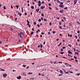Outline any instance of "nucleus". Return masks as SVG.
Returning a JSON list of instances; mask_svg holds the SVG:
<instances>
[{
  "instance_id": "de8ad7c7",
  "label": "nucleus",
  "mask_w": 80,
  "mask_h": 80,
  "mask_svg": "<svg viewBox=\"0 0 80 80\" xmlns=\"http://www.w3.org/2000/svg\"><path fill=\"white\" fill-rule=\"evenodd\" d=\"M73 49H74V52H75L76 49L75 48H73Z\"/></svg>"
},
{
  "instance_id": "4be33fe9",
  "label": "nucleus",
  "mask_w": 80,
  "mask_h": 80,
  "mask_svg": "<svg viewBox=\"0 0 80 80\" xmlns=\"http://www.w3.org/2000/svg\"><path fill=\"white\" fill-rule=\"evenodd\" d=\"M32 72H29V73H28V74H30V75H32Z\"/></svg>"
},
{
  "instance_id": "412c9836",
  "label": "nucleus",
  "mask_w": 80,
  "mask_h": 80,
  "mask_svg": "<svg viewBox=\"0 0 80 80\" xmlns=\"http://www.w3.org/2000/svg\"><path fill=\"white\" fill-rule=\"evenodd\" d=\"M41 5H42V3H39L38 4L39 7H40L41 6Z\"/></svg>"
},
{
  "instance_id": "5fc2aeb1",
  "label": "nucleus",
  "mask_w": 80,
  "mask_h": 80,
  "mask_svg": "<svg viewBox=\"0 0 80 80\" xmlns=\"http://www.w3.org/2000/svg\"><path fill=\"white\" fill-rule=\"evenodd\" d=\"M58 63H61V64H62V62H58Z\"/></svg>"
},
{
  "instance_id": "cd10ccee",
  "label": "nucleus",
  "mask_w": 80,
  "mask_h": 80,
  "mask_svg": "<svg viewBox=\"0 0 80 80\" xmlns=\"http://www.w3.org/2000/svg\"><path fill=\"white\" fill-rule=\"evenodd\" d=\"M38 22H41V19H39L38 20Z\"/></svg>"
},
{
  "instance_id": "e2e57ef3",
  "label": "nucleus",
  "mask_w": 80,
  "mask_h": 80,
  "mask_svg": "<svg viewBox=\"0 0 80 80\" xmlns=\"http://www.w3.org/2000/svg\"><path fill=\"white\" fill-rule=\"evenodd\" d=\"M37 26H38V27H40V25H39V24H37Z\"/></svg>"
},
{
  "instance_id": "338daca9",
  "label": "nucleus",
  "mask_w": 80,
  "mask_h": 80,
  "mask_svg": "<svg viewBox=\"0 0 80 80\" xmlns=\"http://www.w3.org/2000/svg\"><path fill=\"white\" fill-rule=\"evenodd\" d=\"M41 34H42V35H44V33H43V32H42V33H41Z\"/></svg>"
},
{
  "instance_id": "09e8293b",
  "label": "nucleus",
  "mask_w": 80,
  "mask_h": 80,
  "mask_svg": "<svg viewBox=\"0 0 80 80\" xmlns=\"http://www.w3.org/2000/svg\"><path fill=\"white\" fill-rule=\"evenodd\" d=\"M59 24H60V25H62V23H61V22H59Z\"/></svg>"
},
{
  "instance_id": "2f4dec72",
  "label": "nucleus",
  "mask_w": 80,
  "mask_h": 80,
  "mask_svg": "<svg viewBox=\"0 0 80 80\" xmlns=\"http://www.w3.org/2000/svg\"><path fill=\"white\" fill-rule=\"evenodd\" d=\"M53 33H56V32H55V31H53L52 32Z\"/></svg>"
},
{
  "instance_id": "f3484780",
  "label": "nucleus",
  "mask_w": 80,
  "mask_h": 80,
  "mask_svg": "<svg viewBox=\"0 0 80 80\" xmlns=\"http://www.w3.org/2000/svg\"><path fill=\"white\" fill-rule=\"evenodd\" d=\"M31 8H32V9H34V7L33 6H32L31 7Z\"/></svg>"
},
{
  "instance_id": "e433bc0d",
  "label": "nucleus",
  "mask_w": 80,
  "mask_h": 80,
  "mask_svg": "<svg viewBox=\"0 0 80 80\" xmlns=\"http://www.w3.org/2000/svg\"><path fill=\"white\" fill-rule=\"evenodd\" d=\"M42 17H44V14H43V13L42 14Z\"/></svg>"
},
{
  "instance_id": "052dcab7",
  "label": "nucleus",
  "mask_w": 80,
  "mask_h": 80,
  "mask_svg": "<svg viewBox=\"0 0 80 80\" xmlns=\"http://www.w3.org/2000/svg\"><path fill=\"white\" fill-rule=\"evenodd\" d=\"M41 19L42 20H43V18H41Z\"/></svg>"
},
{
  "instance_id": "c756f323",
  "label": "nucleus",
  "mask_w": 80,
  "mask_h": 80,
  "mask_svg": "<svg viewBox=\"0 0 80 80\" xmlns=\"http://www.w3.org/2000/svg\"><path fill=\"white\" fill-rule=\"evenodd\" d=\"M60 45H62V43H60L58 45V47H59V46H60Z\"/></svg>"
},
{
  "instance_id": "7c9ffc66",
  "label": "nucleus",
  "mask_w": 80,
  "mask_h": 80,
  "mask_svg": "<svg viewBox=\"0 0 80 80\" xmlns=\"http://www.w3.org/2000/svg\"><path fill=\"white\" fill-rule=\"evenodd\" d=\"M75 38H76V39H77L78 38V37H77V35H76V36H75Z\"/></svg>"
},
{
  "instance_id": "6e6552de",
  "label": "nucleus",
  "mask_w": 80,
  "mask_h": 80,
  "mask_svg": "<svg viewBox=\"0 0 80 80\" xmlns=\"http://www.w3.org/2000/svg\"><path fill=\"white\" fill-rule=\"evenodd\" d=\"M39 10H40V8H38V9L36 10V11L37 12H38Z\"/></svg>"
},
{
  "instance_id": "72a5a7b5",
  "label": "nucleus",
  "mask_w": 80,
  "mask_h": 80,
  "mask_svg": "<svg viewBox=\"0 0 80 80\" xmlns=\"http://www.w3.org/2000/svg\"><path fill=\"white\" fill-rule=\"evenodd\" d=\"M60 12H61V13H63V11L62 10H60Z\"/></svg>"
},
{
  "instance_id": "f03ea898",
  "label": "nucleus",
  "mask_w": 80,
  "mask_h": 80,
  "mask_svg": "<svg viewBox=\"0 0 80 80\" xmlns=\"http://www.w3.org/2000/svg\"><path fill=\"white\" fill-rule=\"evenodd\" d=\"M60 5H59V7H60L61 8H63V5H62L63 4V2H61L60 3Z\"/></svg>"
},
{
  "instance_id": "1a4fd4ad",
  "label": "nucleus",
  "mask_w": 80,
  "mask_h": 80,
  "mask_svg": "<svg viewBox=\"0 0 80 80\" xmlns=\"http://www.w3.org/2000/svg\"><path fill=\"white\" fill-rule=\"evenodd\" d=\"M68 53H69L70 54H72V52L71 51H70V50H69L68 51Z\"/></svg>"
},
{
  "instance_id": "bb28decb",
  "label": "nucleus",
  "mask_w": 80,
  "mask_h": 80,
  "mask_svg": "<svg viewBox=\"0 0 80 80\" xmlns=\"http://www.w3.org/2000/svg\"><path fill=\"white\" fill-rule=\"evenodd\" d=\"M38 3H41V1H38Z\"/></svg>"
},
{
  "instance_id": "4d7b16f0",
  "label": "nucleus",
  "mask_w": 80,
  "mask_h": 80,
  "mask_svg": "<svg viewBox=\"0 0 80 80\" xmlns=\"http://www.w3.org/2000/svg\"><path fill=\"white\" fill-rule=\"evenodd\" d=\"M22 66L23 67H26V66L25 65H23Z\"/></svg>"
},
{
  "instance_id": "dca6fc26",
  "label": "nucleus",
  "mask_w": 80,
  "mask_h": 80,
  "mask_svg": "<svg viewBox=\"0 0 80 80\" xmlns=\"http://www.w3.org/2000/svg\"><path fill=\"white\" fill-rule=\"evenodd\" d=\"M15 7H16L17 8V9H18V5H16Z\"/></svg>"
},
{
  "instance_id": "774afa93",
  "label": "nucleus",
  "mask_w": 80,
  "mask_h": 80,
  "mask_svg": "<svg viewBox=\"0 0 80 80\" xmlns=\"http://www.w3.org/2000/svg\"><path fill=\"white\" fill-rule=\"evenodd\" d=\"M66 27V26L65 25V24H64L63 25V27Z\"/></svg>"
},
{
  "instance_id": "f257e3e1",
  "label": "nucleus",
  "mask_w": 80,
  "mask_h": 80,
  "mask_svg": "<svg viewBox=\"0 0 80 80\" xmlns=\"http://www.w3.org/2000/svg\"><path fill=\"white\" fill-rule=\"evenodd\" d=\"M18 35H19L20 38H22L23 37V36H24L25 34L23 32H21L20 33H18Z\"/></svg>"
},
{
  "instance_id": "6ab92c4d",
  "label": "nucleus",
  "mask_w": 80,
  "mask_h": 80,
  "mask_svg": "<svg viewBox=\"0 0 80 80\" xmlns=\"http://www.w3.org/2000/svg\"><path fill=\"white\" fill-rule=\"evenodd\" d=\"M69 26H70V27H72V24H71V23H69Z\"/></svg>"
},
{
  "instance_id": "0eeeda50",
  "label": "nucleus",
  "mask_w": 80,
  "mask_h": 80,
  "mask_svg": "<svg viewBox=\"0 0 80 80\" xmlns=\"http://www.w3.org/2000/svg\"><path fill=\"white\" fill-rule=\"evenodd\" d=\"M21 76H19V77H17V78L18 79H19V80H20V79L21 78Z\"/></svg>"
},
{
  "instance_id": "c9c22d12",
  "label": "nucleus",
  "mask_w": 80,
  "mask_h": 80,
  "mask_svg": "<svg viewBox=\"0 0 80 80\" xmlns=\"http://www.w3.org/2000/svg\"><path fill=\"white\" fill-rule=\"evenodd\" d=\"M57 2H58V3H60V1H57Z\"/></svg>"
},
{
  "instance_id": "8fccbe9b",
  "label": "nucleus",
  "mask_w": 80,
  "mask_h": 80,
  "mask_svg": "<svg viewBox=\"0 0 80 80\" xmlns=\"http://www.w3.org/2000/svg\"><path fill=\"white\" fill-rule=\"evenodd\" d=\"M34 25H37V23L35 22H34Z\"/></svg>"
},
{
  "instance_id": "a18cd8bd",
  "label": "nucleus",
  "mask_w": 80,
  "mask_h": 80,
  "mask_svg": "<svg viewBox=\"0 0 80 80\" xmlns=\"http://www.w3.org/2000/svg\"><path fill=\"white\" fill-rule=\"evenodd\" d=\"M11 8H13V6H12V5H11Z\"/></svg>"
},
{
  "instance_id": "4468645a",
  "label": "nucleus",
  "mask_w": 80,
  "mask_h": 80,
  "mask_svg": "<svg viewBox=\"0 0 80 80\" xmlns=\"http://www.w3.org/2000/svg\"><path fill=\"white\" fill-rule=\"evenodd\" d=\"M60 72L61 74H63V71H62V70H60Z\"/></svg>"
},
{
  "instance_id": "6e6d98bb",
  "label": "nucleus",
  "mask_w": 80,
  "mask_h": 80,
  "mask_svg": "<svg viewBox=\"0 0 80 80\" xmlns=\"http://www.w3.org/2000/svg\"><path fill=\"white\" fill-rule=\"evenodd\" d=\"M67 3H69V2H70V1H67Z\"/></svg>"
},
{
  "instance_id": "c85d7f7f",
  "label": "nucleus",
  "mask_w": 80,
  "mask_h": 80,
  "mask_svg": "<svg viewBox=\"0 0 80 80\" xmlns=\"http://www.w3.org/2000/svg\"><path fill=\"white\" fill-rule=\"evenodd\" d=\"M74 58H75V59H77V58L76 57L74 56Z\"/></svg>"
},
{
  "instance_id": "864d4df0",
  "label": "nucleus",
  "mask_w": 80,
  "mask_h": 80,
  "mask_svg": "<svg viewBox=\"0 0 80 80\" xmlns=\"http://www.w3.org/2000/svg\"><path fill=\"white\" fill-rule=\"evenodd\" d=\"M49 8L50 10H52V8L49 7Z\"/></svg>"
},
{
  "instance_id": "0e129e2a",
  "label": "nucleus",
  "mask_w": 80,
  "mask_h": 80,
  "mask_svg": "<svg viewBox=\"0 0 80 80\" xmlns=\"http://www.w3.org/2000/svg\"><path fill=\"white\" fill-rule=\"evenodd\" d=\"M66 73L67 74H68V72L67 71V72H66V73Z\"/></svg>"
},
{
  "instance_id": "ddd939ff",
  "label": "nucleus",
  "mask_w": 80,
  "mask_h": 80,
  "mask_svg": "<svg viewBox=\"0 0 80 80\" xmlns=\"http://www.w3.org/2000/svg\"><path fill=\"white\" fill-rule=\"evenodd\" d=\"M23 76H27V74L25 72L23 73Z\"/></svg>"
},
{
  "instance_id": "9b49d317",
  "label": "nucleus",
  "mask_w": 80,
  "mask_h": 80,
  "mask_svg": "<svg viewBox=\"0 0 80 80\" xmlns=\"http://www.w3.org/2000/svg\"><path fill=\"white\" fill-rule=\"evenodd\" d=\"M76 22H77V23L79 25H80V22H79L78 21H77Z\"/></svg>"
},
{
  "instance_id": "13d9d810",
  "label": "nucleus",
  "mask_w": 80,
  "mask_h": 80,
  "mask_svg": "<svg viewBox=\"0 0 80 80\" xmlns=\"http://www.w3.org/2000/svg\"><path fill=\"white\" fill-rule=\"evenodd\" d=\"M66 48V47H64L62 48H63V49H64V48Z\"/></svg>"
},
{
  "instance_id": "393cba45",
  "label": "nucleus",
  "mask_w": 80,
  "mask_h": 80,
  "mask_svg": "<svg viewBox=\"0 0 80 80\" xmlns=\"http://www.w3.org/2000/svg\"><path fill=\"white\" fill-rule=\"evenodd\" d=\"M1 69L2 71H3V72H5V69H3L2 68H1Z\"/></svg>"
},
{
  "instance_id": "a211bd4d",
  "label": "nucleus",
  "mask_w": 80,
  "mask_h": 80,
  "mask_svg": "<svg viewBox=\"0 0 80 80\" xmlns=\"http://www.w3.org/2000/svg\"><path fill=\"white\" fill-rule=\"evenodd\" d=\"M64 10H67L68 9V8H67V7H66L64 8Z\"/></svg>"
},
{
  "instance_id": "680f3d73",
  "label": "nucleus",
  "mask_w": 80,
  "mask_h": 80,
  "mask_svg": "<svg viewBox=\"0 0 80 80\" xmlns=\"http://www.w3.org/2000/svg\"><path fill=\"white\" fill-rule=\"evenodd\" d=\"M48 5L50 6L51 5V3H49Z\"/></svg>"
},
{
  "instance_id": "5701e85b",
  "label": "nucleus",
  "mask_w": 80,
  "mask_h": 80,
  "mask_svg": "<svg viewBox=\"0 0 80 80\" xmlns=\"http://www.w3.org/2000/svg\"><path fill=\"white\" fill-rule=\"evenodd\" d=\"M40 47L41 48H42V47H43V45L42 44H40Z\"/></svg>"
},
{
  "instance_id": "b1692460",
  "label": "nucleus",
  "mask_w": 80,
  "mask_h": 80,
  "mask_svg": "<svg viewBox=\"0 0 80 80\" xmlns=\"http://www.w3.org/2000/svg\"><path fill=\"white\" fill-rule=\"evenodd\" d=\"M3 8L4 10H5L6 9V7H5V6H4L3 7Z\"/></svg>"
},
{
  "instance_id": "473e14b6",
  "label": "nucleus",
  "mask_w": 80,
  "mask_h": 80,
  "mask_svg": "<svg viewBox=\"0 0 80 80\" xmlns=\"http://www.w3.org/2000/svg\"><path fill=\"white\" fill-rule=\"evenodd\" d=\"M27 25H28L29 27L30 28L31 26H30V24H27Z\"/></svg>"
},
{
  "instance_id": "ea45409f",
  "label": "nucleus",
  "mask_w": 80,
  "mask_h": 80,
  "mask_svg": "<svg viewBox=\"0 0 80 80\" xmlns=\"http://www.w3.org/2000/svg\"><path fill=\"white\" fill-rule=\"evenodd\" d=\"M77 42H80V39H78L77 40Z\"/></svg>"
},
{
  "instance_id": "3c124183",
  "label": "nucleus",
  "mask_w": 80,
  "mask_h": 80,
  "mask_svg": "<svg viewBox=\"0 0 80 80\" xmlns=\"http://www.w3.org/2000/svg\"><path fill=\"white\" fill-rule=\"evenodd\" d=\"M33 32H31V35H33Z\"/></svg>"
},
{
  "instance_id": "9d476101",
  "label": "nucleus",
  "mask_w": 80,
  "mask_h": 80,
  "mask_svg": "<svg viewBox=\"0 0 80 80\" xmlns=\"http://www.w3.org/2000/svg\"><path fill=\"white\" fill-rule=\"evenodd\" d=\"M38 32H40V29H38V31H36V32L37 33H38Z\"/></svg>"
},
{
  "instance_id": "423d86ee",
  "label": "nucleus",
  "mask_w": 80,
  "mask_h": 80,
  "mask_svg": "<svg viewBox=\"0 0 80 80\" xmlns=\"http://www.w3.org/2000/svg\"><path fill=\"white\" fill-rule=\"evenodd\" d=\"M67 65H69L70 67H72V65H69L68 63H65L64 65H67Z\"/></svg>"
},
{
  "instance_id": "a19ab883",
  "label": "nucleus",
  "mask_w": 80,
  "mask_h": 80,
  "mask_svg": "<svg viewBox=\"0 0 80 80\" xmlns=\"http://www.w3.org/2000/svg\"><path fill=\"white\" fill-rule=\"evenodd\" d=\"M75 53L76 54H77V55H79L78 53H77V52H75Z\"/></svg>"
},
{
  "instance_id": "a878e982",
  "label": "nucleus",
  "mask_w": 80,
  "mask_h": 80,
  "mask_svg": "<svg viewBox=\"0 0 80 80\" xmlns=\"http://www.w3.org/2000/svg\"><path fill=\"white\" fill-rule=\"evenodd\" d=\"M68 46H69V47H71V44H68Z\"/></svg>"
},
{
  "instance_id": "7ed1b4c3",
  "label": "nucleus",
  "mask_w": 80,
  "mask_h": 80,
  "mask_svg": "<svg viewBox=\"0 0 80 80\" xmlns=\"http://www.w3.org/2000/svg\"><path fill=\"white\" fill-rule=\"evenodd\" d=\"M77 2V0H74V5H75Z\"/></svg>"
},
{
  "instance_id": "f8f14e48",
  "label": "nucleus",
  "mask_w": 80,
  "mask_h": 80,
  "mask_svg": "<svg viewBox=\"0 0 80 80\" xmlns=\"http://www.w3.org/2000/svg\"><path fill=\"white\" fill-rule=\"evenodd\" d=\"M18 15H19L20 16H22V13H20L19 12H18Z\"/></svg>"
},
{
  "instance_id": "603ef678",
  "label": "nucleus",
  "mask_w": 80,
  "mask_h": 80,
  "mask_svg": "<svg viewBox=\"0 0 80 80\" xmlns=\"http://www.w3.org/2000/svg\"><path fill=\"white\" fill-rule=\"evenodd\" d=\"M41 3H42V4L45 3V2H44V1H42V2Z\"/></svg>"
},
{
  "instance_id": "49530a36",
  "label": "nucleus",
  "mask_w": 80,
  "mask_h": 80,
  "mask_svg": "<svg viewBox=\"0 0 80 80\" xmlns=\"http://www.w3.org/2000/svg\"><path fill=\"white\" fill-rule=\"evenodd\" d=\"M24 15H27V12H25Z\"/></svg>"
},
{
  "instance_id": "37998d69",
  "label": "nucleus",
  "mask_w": 80,
  "mask_h": 80,
  "mask_svg": "<svg viewBox=\"0 0 80 80\" xmlns=\"http://www.w3.org/2000/svg\"><path fill=\"white\" fill-rule=\"evenodd\" d=\"M23 7H22V12H23Z\"/></svg>"
},
{
  "instance_id": "bf43d9fd",
  "label": "nucleus",
  "mask_w": 80,
  "mask_h": 80,
  "mask_svg": "<svg viewBox=\"0 0 80 80\" xmlns=\"http://www.w3.org/2000/svg\"><path fill=\"white\" fill-rule=\"evenodd\" d=\"M15 20H17V18H15Z\"/></svg>"
},
{
  "instance_id": "58836bf2",
  "label": "nucleus",
  "mask_w": 80,
  "mask_h": 80,
  "mask_svg": "<svg viewBox=\"0 0 80 80\" xmlns=\"http://www.w3.org/2000/svg\"><path fill=\"white\" fill-rule=\"evenodd\" d=\"M44 21H45L46 22L47 21V19H44Z\"/></svg>"
},
{
  "instance_id": "aec40b11",
  "label": "nucleus",
  "mask_w": 80,
  "mask_h": 80,
  "mask_svg": "<svg viewBox=\"0 0 80 80\" xmlns=\"http://www.w3.org/2000/svg\"><path fill=\"white\" fill-rule=\"evenodd\" d=\"M6 16L8 18L9 17V15L7 14Z\"/></svg>"
},
{
  "instance_id": "20e7f679",
  "label": "nucleus",
  "mask_w": 80,
  "mask_h": 80,
  "mask_svg": "<svg viewBox=\"0 0 80 80\" xmlns=\"http://www.w3.org/2000/svg\"><path fill=\"white\" fill-rule=\"evenodd\" d=\"M7 74H3V78H6V77H7Z\"/></svg>"
},
{
  "instance_id": "4c0bfd02",
  "label": "nucleus",
  "mask_w": 80,
  "mask_h": 80,
  "mask_svg": "<svg viewBox=\"0 0 80 80\" xmlns=\"http://www.w3.org/2000/svg\"><path fill=\"white\" fill-rule=\"evenodd\" d=\"M63 19H64L65 20H66V18L65 17H63Z\"/></svg>"
},
{
  "instance_id": "79ce46f5",
  "label": "nucleus",
  "mask_w": 80,
  "mask_h": 80,
  "mask_svg": "<svg viewBox=\"0 0 80 80\" xmlns=\"http://www.w3.org/2000/svg\"><path fill=\"white\" fill-rule=\"evenodd\" d=\"M62 74H59V75H58V76H62Z\"/></svg>"
},
{
  "instance_id": "c03bdc74",
  "label": "nucleus",
  "mask_w": 80,
  "mask_h": 80,
  "mask_svg": "<svg viewBox=\"0 0 80 80\" xmlns=\"http://www.w3.org/2000/svg\"><path fill=\"white\" fill-rule=\"evenodd\" d=\"M77 32L78 33H80V30L78 31Z\"/></svg>"
},
{
  "instance_id": "f704fd0d",
  "label": "nucleus",
  "mask_w": 80,
  "mask_h": 80,
  "mask_svg": "<svg viewBox=\"0 0 80 80\" xmlns=\"http://www.w3.org/2000/svg\"><path fill=\"white\" fill-rule=\"evenodd\" d=\"M77 51V52H78V53H79V52H80V51H78V50H76Z\"/></svg>"
},
{
  "instance_id": "39448f33",
  "label": "nucleus",
  "mask_w": 80,
  "mask_h": 80,
  "mask_svg": "<svg viewBox=\"0 0 80 80\" xmlns=\"http://www.w3.org/2000/svg\"><path fill=\"white\" fill-rule=\"evenodd\" d=\"M45 8V6H41V7L40 8L41 9H44Z\"/></svg>"
},
{
  "instance_id": "2eb2a0df",
  "label": "nucleus",
  "mask_w": 80,
  "mask_h": 80,
  "mask_svg": "<svg viewBox=\"0 0 80 80\" xmlns=\"http://www.w3.org/2000/svg\"><path fill=\"white\" fill-rule=\"evenodd\" d=\"M27 22H28V23H27V25L28 24H29V23H30V22H29V21H28V20H27Z\"/></svg>"
},
{
  "instance_id": "69168bd1",
  "label": "nucleus",
  "mask_w": 80,
  "mask_h": 80,
  "mask_svg": "<svg viewBox=\"0 0 80 80\" xmlns=\"http://www.w3.org/2000/svg\"><path fill=\"white\" fill-rule=\"evenodd\" d=\"M49 25H52V23L51 22H50L49 23Z\"/></svg>"
}]
</instances>
